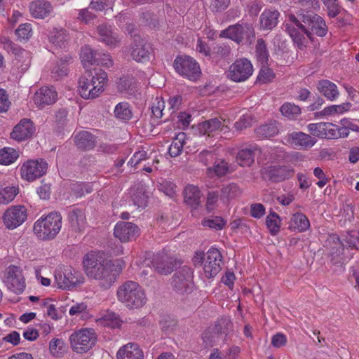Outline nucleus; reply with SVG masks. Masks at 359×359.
Listing matches in <instances>:
<instances>
[{
  "label": "nucleus",
  "mask_w": 359,
  "mask_h": 359,
  "mask_svg": "<svg viewBox=\"0 0 359 359\" xmlns=\"http://www.w3.org/2000/svg\"><path fill=\"white\" fill-rule=\"evenodd\" d=\"M302 22L300 23L294 15H290L286 24L288 34L299 49L306 47L313 34L323 36L327 33L325 22L318 15L306 14L302 17Z\"/></svg>",
  "instance_id": "1"
},
{
  "label": "nucleus",
  "mask_w": 359,
  "mask_h": 359,
  "mask_svg": "<svg viewBox=\"0 0 359 359\" xmlns=\"http://www.w3.org/2000/svg\"><path fill=\"white\" fill-rule=\"evenodd\" d=\"M83 271L90 279L106 280L109 278L107 255L102 251H90L83 259Z\"/></svg>",
  "instance_id": "2"
},
{
  "label": "nucleus",
  "mask_w": 359,
  "mask_h": 359,
  "mask_svg": "<svg viewBox=\"0 0 359 359\" xmlns=\"http://www.w3.org/2000/svg\"><path fill=\"white\" fill-rule=\"evenodd\" d=\"M107 80V74L103 70L88 72L79 81V93L86 100L96 98L104 91Z\"/></svg>",
  "instance_id": "3"
},
{
  "label": "nucleus",
  "mask_w": 359,
  "mask_h": 359,
  "mask_svg": "<svg viewBox=\"0 0 359 359\" xmlns=\"http://www.w3.org/2000/svg\"><path fill=\"white\" fill-rule=\"evenodd\" d=\"M116 294L118 301L130 309H140L147 302L144 290L134 281H127L122 284Z\"/></svg>",
  "instance_id": "4"
},
{
  "label": "nucleus",
  "mask_w": 359,
  "mask_h": 359,
  "mask_svg": "<svg viewBox=\"0 0 359 359\" xmlns=\"http://www.w3.org/2000/svg\"><path fill=\"white\" fill-rule=\"evenodd\" d=\"M62 228V216L59 212H52L42 215L34 224L33 231L40 240L50 241L55 238Z\"/></svg>",
  "instance_id": "5"
},
{
  "label": "nucleus",
  "mask_w": 359,
  "mask_h": 359,
  "mask_svg": "<svg viewBox=\"0 0 359 359\" xmlns=\"http://www.w3.org/2000/svg\"><path fill=\"white\" fill-rule=\"evenodd\" d=\"M193 261L196 266L201 267V276L205 278H211L221 269L222 255L217 249L212 248L205 255L203 252H196Z\"/></svg>",
  "instance_id": "6"
},
{
  "label": "nucleus",
  "mask_w": 359,
  "mask_h": 359,
  "mask_svg": "<svg viewBox=\"0 0 359 359\" xmlns=\"http://www.w3.org/2000/svg\"><path fill=\"white\" fill-rule=\"evenodd\" d=\"M84 282L83 275L70 266H60L54 272V283L60 289L70 290Z\"/></svg>",
  "instance_id": "7"
},
{
  "label": "nucleus",
  "mask_w": 359,
  "mask_h": 359,
  "mask_svg": "<svg viewBox=\"0 0 359 359\" xmlns=\"http://www.w3.org/2000/svg\"><path fill=\"white\" fill-rule=\"evenodd\" d=\"M97 334L92 328H81L75 330L69 336V343L72 350L78 353L88 351L95 346Z\"/></svg>",
  "instance_id": "8"
},
{
  "label": "nucleus",
  "mask_w": 359,
  "mask_h": 359,
  "mask_svg": "<svg viewBox=\"0 0 359 359\" xmlns=\"http://www.w3.org/2000/svg\"><path fill=\"white\" fill-rule=\"evenodd\" d=\"M173 66L177 74L192 81L198 80L201 75L199 64L190 56H177Z\"/></svg>",
  "instance_id": "9"
},
{
  "label": "nucleus",
  "mask_w": 359,
  "mask_h": 359,
  "mask_svg": "<svg viewBox=\"0 0 359 359\" xmlns=\"http://www.w3.org/2000/svg\"><path fill=\"white\" fill-rule=\"evenodd\" d=\"M219 36L230 39L236 43H251L255 38V31L252 26L248 23L236 24L222 31Z\"/></svg>",
  "instance_id": "10"
},
{
  "label": "nucleus",
  "mask_w": 359,
  "mask_h": 359,
  "mask_svg": "<svg viewBox=\"0 0 359 359\" xmlns=\"http://www.w3.org/2000/svg\"><path fill=\"white\" fill-rule=\"evenodd\" d=\"M251 62L245 58L236 60L230 65L226 72L227 77L232 81L240 83L248 80L253 74Z\"/></svg>",
  "instance_id": "11"
},
{
  "label": "nucleus",
  "mask_w": 359,
  "mask_h": 359,
  "mask_svg": "<svg viewBox=\"0 0 359 359\" xmlns=\"http://www.w3.org/2000/svg\"><path fill=\"white\" fill-rule=\"evenodd\" d=\"M47 168L48 164L43 159L27 160L20 166V176L22 180L33 182L43 176Z\"/></svg>",
  "instance_id": "12"
},
{
  "label": "nucleus",
  "mask_w": 359,
  "mask_h": 359,
  "mask_svg": "<svg viewBox=\"0 0 359 359\" xmlns=\"http://www.w3.org/2000/svg\"><path fill=\"white\" fill-rule=\"evenodd\" d=\"M4 282L10 291L17 294L22 293L26 287L22 271L16 266H10L6 269Z\"/></svg>",
  "instance_id": "13"
},
{
  "label": "nucleus",
  "mask_w": 359,
  "mask_h": 359,
  "mask_svg": "<svg viewBox=\"0 0 359 359\" xmlns=\"http://www.w3.org/2000/svg\"><path fill=\"white\" fill-rule=\"evenodd\" d=\"M193 271L187 266H184L174 275L172 285L174 290L183 294L191 291L194 287Z\"/></svg>",
  "instance_id": "14"
},
{
  "label": "nucleus",
  "mask_w": 359,
  "mask_h": 359,
  "mask_svg": "<svg viewBox=\"0 0 359 359\" xmlns=\"http://www.w3.org/2000/svg\"><path fill=\"white\" fill-rule=\"evenodd\" d=\"M27 209L23 205H13L4 213V224L8 229H15L22 224L27 219Z\"/></svg>",
  "instance_id": "15"
},
{
  "label": "nucleus",
  "mask_w": 359,
  "mask_h": 359,
  "mask_svg": "<svg viewBox=\"0 0 359 359\" xmlns=\"http://www.w3.org/2000/svg\"><path fill=\"white\" fill-rule=\"evenodd\" d=\"M114 235L122 243L135 241L140 235L138 226L129 222H118L114 228Z\"/></svg>",
  "instance_id": "16"
},
{
  "label": "nucleus",
  "mask_w": 359,
  "mask_h": 359,
  "mask_svg": "<svg viewBox=\"0 0 359 359\" xmlns=\"http://www.w3.org/2000/svg\"><path fill=\"white\" fill-rule=\"evenodd\" d=\"M294 170L290 165H270L262 170L264 178L272 182H278L290 178Z\"/></svg>",
  "instance_id": "17"
},
{
  "label": "nucleus",
  "mask_w": 359,
  "mask_h": 359,
  "mask_svg": "<svg viewBox=\"0 0 359 359\" xmlns=\"http://www.w3.org/2000/svg\"><path fill=\"white\" fill-rule=\"evenodd\" d=\"M288 144L297 149L308 150L313 147L317 140L311 135L303 132H292L285 137Z\"/></svg>",
  "instance_id": "18"
},
{
  "label": "nucleus",
  "mask_w": 359,
  "mask_h": 359,
  "mask_svg": "<svg viewBox=\"0 0 359 359\" xmlns=\"http://www.w3.org/2000/svg\"><path fill=\"white\" fill-rule=\"evenodd\" d=\"M345 245L348 248H355V239L351 235H348L343 241H341L337 235L332 234L327 240V245L330 246L333 259L343 254Z\"/></svg>",
  "instance_id": "19"
},
{
  "label": "nucleus",
  "mask_w": 359,
  "mask_h": 359,
  "mask_svg": "<svg viewBox=\"0 0 359 359\" xmlns=\"http://www.w3.org/2000/svg\"><path fill=\"white\" fill-rule=\"evenodd\" d=\"M35 129L29 119H22L11 133V137L18 142L26 140L34 133Z\"/></svg>",
  "instance_id": "20"
},
{
  "label": "nucleus",
  "mask_w": 359,
  "mask_h": 359,
  "mask_svg": "<svg viewBox=\"0 0 359 359\" xmlns=\"http://www.w3.org/2000/svg\"><path fill=\"white\" fill-rule=\"evenodd\" d=\"M152 48L146 40L136 39L131 48V56L137 62H145L150 59Z\"/></svg>",
  "instance_id": "21"
},
{
  "label": "nucleus",
  "mask_w": 359,
  "mask_h": 359,
  "mask_svg": "<svg viewBox=\"0 0 359 359\" xmlns=\"http://www.w3.org/2000/svg\"><path fill=\"white\" fill-rule=\"evenodd\" d=\"M57 98V93L54 88L43 86L37 90L34 96V104L39 108L55 103Z\"/></svg>",
  "instance_id": "22"
},
{
  "label": "nucleus",
  "mask_w": 359,
  "mask_h": 359,
  "mask_svg": "<svg viewBox=\"0 0 359 359\" xmlns=\"http://www.w3.org/2000/svg\"><path fill=\"white\" fill-rule=\"evenodd\" d=\"M229 128L224 123H222L217 118H212L198 123L196 126V130L201 135H213L214 133L221 131L224 134L227 133Z\"/></svg>",
  "instance_id": "23"
},
{
  "label": "nucleus",
  "mask_w": 359,
  "mask_h": 359,
  "mask_svg": "<svg viewBox=\"0 0 359 359\" xmlns=\"http://www.w3.org/2000/svg\"><path fill=\"white\" fill-rule=\"evenodd\" d=\"M144 352L136 343L129 342L122 346L116 353L117 359H144Z\"/></svg>",
  "instance_id": "24"
},
{
  "label": "nucleus",
  "mask_w": 359,
  "mask_h": 359,
  "mask_svg": "<svg viewBox=\"0 0 359 359\" xmlns=\"http://www.w3.org/2000/svg\"><path fill=\"white\" fill-rule=\"evenodd\" d=\"M31 15L36 19H43L53 11L50 4L45 0H34L29 6Z\"/></svg>",
  "instance_id": "25"
},
{
  "label": "nucleus",
  "mask_w": 359,
  "mask_h": 359,
  "mask_svg": "<svg viewBox=\"0 0 359 359\" xmlns=\"http://www.w3.org/2000/svg\"><path fill=\"white\" fill-rule=\"evenodd\" d=\"M317 89L328 101L334 102L339 97L337 86L329 80L320 81Z\"/></svg>",
  "instance_id": "26"
},
{
  "label": "nucleus",
  "mask_w": 359,
  "mask_h": 359,
  "mask_svg": "<svg viewBox=\"0 0 359 359\" xmlns=\"http://www.w3.org/2000/svg\"><path fill=\"white\" fill-rule=\"evenodd\" d=\"M97 33L99 39L108 46L114 48L120 41L118 34L107 25H102L97 27Z\"/></svg>",
  "instance_id": "27"
},
{
  "label": "nucleus",
  "mask_w": 359,
  "mask_h": 359,
  "mask_svg": "<svg viewBox=\"0 0 359 359\" xmlns=\"http://www.w3.org/2000/svg\"><path fill=\"white\" fill-rule=\"evenodd\" d=\"M153 267L158 273L168 275L174 269V259L167 255H158L153 261Z\"/></svg>",
  "instance_id": "28"
},
{
  "label": "nucleus",
  "mask_w": 359,
  "mask_h": 359,
  "mask_svg": "<svg viewBox=\"0 0 359 359\" xmlns=\"http://www.w3.org/2000/svg\"><path fill=\"white\" fill-rule=\"evenodd\" d=\"M259 149L256 146H250L240 150L236 156L237 163L243 167L250 166L255 161V154Z\"/></svg>",
  "instance_id": "29"
},
{
  "label": "nucleus",
  "mask_w": 359,
  "mask_h": 359,
  "mask_svg": "<svg viewBox=\"0 0 359 359\" xmlns=\"http://www.w3.org/2000/svg\"><path fill=\"white\" fill-rule=\"evenodd\" d=\"M309 227L310 222L305 215L301 212L292 215L289 224L290 229L304 232L308 230Z\"/></svg>",
  "instance_id": "30"
},
{
  "label": "nucleus",
  "mask_w": 359,
  "mask_h": 359,
  "mask_svg": "<svg viewBox=\"0 0 359 359\" xmlns=\"http://www.w3.org/2000/svg\"><path fill=\"white\" fill-rule=\"evenodd\" d=\"M352 104L344 102L339 104H332L325 107L319 114L322 116H339L350 111Z\"/></svg>",
  "instance_id": "31"
},
{
  "label": "nucleus",
  "mask_w": 359,
  "mask_h": 359,
  "mask_svg": "<svg viewBox=\"0 0 359 359\" xmlns=\"http://www.w3.org/2000/svg\"><path fill=\"white\" fill-rule=\"evenodd\" d=\"M280 13L276 10H266L260 17V25L263 29H271L278 22Z\"/></svg>",
  "instance_id": "32"
},
{
  "label": "nucleus",
  "mask_w": 359,
  "mask_h": 359,
  "mask_svg": "<svg viewBox=\"0 0 359 359\" xmlns=\"http://www.w3.org/2000/svg\"><path fill=\"white\" fill-rule=\"evenodd\" d=\"M202 194L200 189L195 185L188 184L184 190V202L191 206H197L200 203Z\"/></svg>",
  "instance_id": "33"
},
{
  "label": "nucleus",
  "mask_w": 359,
  "mask_h": 359,
  "mask_svg": "<svg viewBox=\"0 0 359 359\" xmlns=\"http://www.w3.org/2000/svg\"><path fill=\"white\" fill-rule=\"evenodd\" d=\"M75 143L78 147L83 149H90L95 145V138L89 132L82 130L78 132L74 136Z\"/></svg>",
  "instance_id": "34"
},
{
  "label": "nucleus",
  "mask_w": 359,
  "mask_h": 359,
  "mask_svg": "<svg viewBox=\"0 0 359 359\" xmlns=\"http://www.w3.org/2000/svg\"><path fill=\"white\" fill-rule=\"evenodd\" d=\"M100 55V52L94 51L89 46H85L81 49L80 57L81 62L85 68L93 65H97V56Z\"/></svg>",
  "instance_id": "35"
},
{
  "label": "nucleus",
  "mask_w": 359,
  "mask_h": 359,
  "mask_svg": "<svg viewBox=\"0 0 359 359\" xmlns=\"http://www.w3.org/2000/svg\"><path fill=\"white\" fill-rule=\"evenodd\" d=\"M19 194L18 185H8L0 187V204H8L13 201Z\"/></svg>",
  "instance_id": "36"
},
{
  "label": "nucleus",
  "mask_w": 359,
  "mask_h": 359,
  "mask_svg": "<svg viewBox=\"0 0 359 359\" xmlns=\"http://www.w3.org/2000/svg\"><path fill=\"white\" fill-rule=\"evenodd\" d=\"M69 221L72 228L81 230L85 226L86 216L82 210L74 208L69 212Z\"/></svg>",
  "instance_id": "37"
},
{
  "label": "nucleus",
  "mask_w": 359,
  "mask_h": 359,
  "mask_svg": "<svg viewBox=\"0 0 359 359\" xmlns=\"http://www.w3.org/2000/svg\"><path fill=\"white\" fill-rule=\"evenodd\" d=\"M241 193V190L236 184H229L224 186L221 191L220 201L226 204L229 201L237 196Z\"/></svg>",
  "instance_id": "38"
},
{
  "label": "nucleus",
  "mask_w": 359,
  "mask_h": 359,
  "mask_svg": "<svg viewBox=\"0 0 359 359\" xmlns=\"http://www.w3.org/2000/svg\"><path fill=\"white\" fill-rule=\"evenodd\" d=\"M97 322L101 325L112 328L118 327L121 325L118 316L112 311L103 314L100 318H97Z\"/></svg>",
  "instance_id": "39"
},
{
  "label": "nucleus",
  "mask_w": 359,
  "mask_h": 359,
  "mask_svg": "<svg viewBox=\"0 0 359 359\" xmlns=\"http://www.w3.org/2000/svg\"><path fill=\"white\" fill-rule=\"evenodd\" d=\"M72 58L68 55L60 59L55 67L52 69V74L56 79L60 78L67 74V66L71 62Z\"/></svg>",
  "instance_id": "40"
},
{
  "label": "nucleus",
  "mask_w": 359,
  "mask_h": 359,
  "mask_svg": "<svg viewBox=\"0 0 359 359\" xmlns=\"http://www.w3.org/2000/svg\"><path fill=\"white\" fill-rule=\"evenodd\" d=\"M18 152L13 148L4 147L0 149V164L10 165L18 158Z\"/></svg>",
  "instance_id": "41"
},
{
  "label": "nucleus",
  "mask_w": 359,
  "mask_h": 359,
  "mask_svg": "<svg viewBox=\"0 0 359 359\" xmlns=\"http://www.w3.org/2000/svg\"><path fill=\"white\" fill-rule=\"evenodd\" d=\"M257 135L262 138H269L278 133V128L276 122H271L264 124L257 128Z\"/></svg>",
  "instance_id": "42"
},
{
  "label": "nucleus",
  "mask_w": 359,
  "mask_h": 359,
  "mask_svg": "<svg viewBox=\"0 0 359 359\" xmlns=\"http://www.w3.org/2000/svg\"><path fill=\"white\" fill-rule=\"evenodd\" d=\"M114 114L117 118L122 121L130 120L133 116L130 104L126 102H122L116 105Z\"/></svg>",
  "instance_id": "43"
},
{
  "label": "nucleus",
  "mask_w": 359,
  "mask_h": 359,
  "mask_svg": "<svg viewBox=\"0 0 359 359\" xmlns=\"http://www.w3.org/2000/svg\"><path fill=\"white\" fill-rule=\"evenodd\" d=\"M109 278L108 282H111L116 276L120 274L126 266V262L123 259H116L114 260L108 259Z\"/></svg>",
  "instance_id": "44"
},
{
  "label": "nucleus",
  "mask_w": 359,
  "mask_h": 359,
  "mask_svg": "<svg viewBox=\"0 0 359 359\" xmlns=\"http://www.w3.org/2000/svg\"><path fill=\"white\" fill-rule=\"evenodd\" d=\"M185 133H180L169 147L168 153L172 157L180 155L184 144Z\"/></svg>",
  "instance_id": "45"
},
{
  "label": "nucleus",
  "mask_w": 359,
  "mask_h": 359,
  "mask_svg": "<svg viewBox=\"0 0 359 359\" xmlns=\"http://www.w3.org/2000/svg\"><path fill=\"white\" fill-rule=\"evenodd\" d=\"M323 138L331 140L341 138L339 126L330 122H323Z\"/></svg>",
  "instance_id": "46"
},
{
  "label": "nucleus",
  "mask_w": 359,
  "mask_h": 359,
  "mask_svg": "<svg viewBox=\"0 0 359 359\" xmlns=\"http://www.w3.org/2000/svg\"><path fill=\"white\" fill-rule=\"evenodd\" d=\"M339 132L341 138H346L349 135L350 130L359 132V126L355 124L351 118H344L339 121Z\"/></svg>",
  "instance_id": "47"
},
{
  "label": "nucleus",
  "mask_w": 359,
  "mask_h": 359,
  "mask_svg": "<svg viewBox=\"0 0 359 359\" xmlns=\"http://www.w3.org/2000/svg\"><path fill=\"white\" fill-rule=\"evenodd\" d=\"M41 306L46 309V315L55 320L62 318V313L65 312V310L60 311L51 299L44 300Z\"/></svg>",
  "instance_id": "48"
},
{
  "label": "nucleus",
  "mask_w": 359,
  "mask_h": 359,
  "mask_svg": "<svg viewBox=\"0 0 359 359\" xmlns=\"http://www.w3.org/2000/svg\"><path fill=\"white\" fill-rule=\"evenodd\" d=\"M65 342L62 339H53L49 343V351L52 355L60 357L66 352Z\"/></svg>",
  "instance_id": "49"
},
{
  "label": "nucleus",
  "mask_w": 359,
  "mask_h": 359,
  "mask_svg": "<svg viewBox=\"0 0 359 359\" xmlns=\"http://www.w3.org/2000/svg\"><path fill=\"white\" fill-rule=\"evenodd\" d=\"M280 112L285 117L293 120L301 114V109L298 105L287 102L280 107Z\"/></svg>",
  "instance_id": "50"
},
{
  "label": "nucleus",
  "mask_w": 359,
  "mask_h": 359,
  "mask_svg": "<svg viewBox=\"0 0 359 359\" xmlns=\"http://www.w3.org/2000/svg\"><path fill=\"white\" fill-rule=\"evenodd\" d=\"M50 42L57 46H62L67 39V35L63 29H53L48 34Z\"/></svg>",
  "instance_id": "51"
},
{
  "label": "nucleus",
  "mask_w": 359,
  "mask_h": 359,
  "mask_svg": "<svg viewBox=\"0 0 359 359\" xmlns=\"http://www.w3.org/2000/svg\"><path fill=\"white\" fill-rule=\"evenodd\" d=\"M280 218L278 214L271 212L266 219V224L271 234H276L280 231Z\"/></svg>",
  "instance_id": "52"
},
{
  "label": "nucleus",
  "mask_w": 359,
  "mask_h": 359,
  "mask_svg": "<svg viewBox=\"0 0 359 359\" xmlns=\"http://www.w3.org/2000/svg\"><path fill=\"white\" fill-rule=\"evenodd\" d=\"M176 188L177 187L172 181L163 179L159 182L158 189L170 198L175 196Z\"/></svg>",
  "instance_id": "53"
},
{
  "label": "nucleus",
  "mask_w": 359,
  "mask_h": 359,
  "mask_svg": "<svg viewBox=\"0 0 359 359\" xmlns=\"http://www.w3.org/2000/svg\"><path fill=\"white\" fill-rule=\"evenodd\" d=\"M255 50L257 60L262 63H266L269 57V53L266 46L262 39L257 40Z\"/></svg>",
  "instance_id": "54"
},
{
  "label": "nucleus",
  "mask_w": 359,
  "mask_h": 359,
  "mask_svg": "<svg viewBox=\"0 0 359 359\" xmlns=\"http://www.w3.org/2000/svg\"><path fill=\"white\" fill-rule=\"evenodd\" d=\"M116 0H92L90 8L98 11H107L112 9Z\"/></svg>",
  "instance_id": "55"
},
{
  "label": "nucleus",
  "mask_w": 359,
  "mask_h": 359,
  "mask_svg": "<svg viewBox=\"0 0 359 359\" xmlns=\"http://www.w3.org/2000/svg\"><path fill=\"white\" fill-rule=\"evenodd\" d=\"M228 171L229 167L227 163L223 160L215 163L213 168H208V173L210 176H212V173H215L217 176H223L226 175Z\"/></svg>",
  "instance_id": "56"
},
{
  "label": "nucleus",
  "mask_w": 359,
  "mask_h": 359,
  "mask_svg": "<svg viewBox=\"0 0 359 359\" xmlns=\"http://www.w3.org/2000/svg\"><path fill=\"white\" fill-rule=\"evenodd\" d=\"M15 34L20 41L28 40L32 35V27L31 24H21L15 30Z\"/></svg>",
  "instance_id": "57"
},
{
  "label": "nucleus",
  "mask_w": 359,
  "mask_h": 359,
  "mask_svg": "<svg viewBox=\"0 0 359 359\" xmlns=\"http://www.w3.org/2000/svg\"><path fill=\"white\" fill-rule=\"evenodd\" d=\"M135 81L134 79L129 76H123L118 82V88L121 92H128L135 88Z\"/></svg>",
  "instance_id": "58"
},
{
  "label": "nucleus",
  "mask_w": 359,
  "mask_h": 359,
  "mask_svg": "<svg viewBox=\"0 0 359 359\" xmlns=\"http://www.w3.org/2000/svg\"><path fill=\"white\" fill-rule=\"evenodd\" d=\"M202 225L203 226L219 230L224 227L225 225V222L220 217H215L203 219L202 222Z\"/></svg>",
  "instance_id": "59"
},
{
  "label": "nucleus",
  "mask_w": 359,
  "mask_h": 359,
  "mask_svg": "<svg viewBox=\"0 0 359 359\" xmlns=\"http://www.w3.org/2000/svg\"><path fill=\"white\" fill-rule=\"evenodd\" d=\"M165 109V102L161 97H156L151 105V112L153 115L160 118L163 115V110Z\"/></svg>",
  "instance_id": "60"
},
{
  "label": "nucleus",
  "mask_w": 359,
  "mask_h": 359,
  "mask_svg": "<svg viewBox=\"0 0 359 359\" xmlns=\"http://www.w3.org/2000/svg\"><path fill=\"white\" fill-rule=\"evenodd\" d=\"M274 76L275 75L271 69L263 67L259 72L257 81L259 83H266L271 82Z\"/></svg>",
  "instance_id": "61"
},
{
  "label": "nucleus",
  "mask_w": 359,
  "mask_h": 359,
  "mask_svg": "<svg viewBox=\"0 0 359 359\" xmlns=\"http://www.w3.org/2000/svg\"><path fill=\"white\" fill-rule=\"evenodd\" d=\"M323 122L309 123L307 130L311 135L323 138Z\"/></svg>",
  "instance_id": "62"
},
{
  "label": "nucleus",
  "mask_w": 359,
  "mask_h": 359,
  "mask_svg": "<svg viewBox=\"0 0 359 359\" xmlns=\"http://www.w3.org/2000/svg\"><path fill=\"white\" fill-rule=\"evenodd\" d=\"M134 204L139 208H144L147 205L148 196L142 190L133 195Z\"/></svg>",
  "instance_id": "63"
},
{
  "label": "nucleus",
  "mask_w": 359,
  "mask_h": 359,
  "mask_svg": "<svg viewBox=\"0 0 359 359\" xmlns=\"http://www.w3.org/2000/svg\"><path fill=\"white\" fill-rule=\"evenodd\" d=\"M252 118L250 114L243 115L238 121L235 123L234 128L236 130L241 131L251 126Z\"/></svg>",
  "instance_id": "64"
}]
</instances>
